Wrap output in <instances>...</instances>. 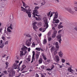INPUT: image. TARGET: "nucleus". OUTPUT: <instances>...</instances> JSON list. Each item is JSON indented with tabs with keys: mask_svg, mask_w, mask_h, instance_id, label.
I'll return each mask as SVG.
<instances>
[{
	"mask_svg": "<svg viewBox=\"0 0 77 77\" xmlns=\"http://www.w3.org/2000/svg\"><path fill=\"white\" fill-rule=\"evenodd\" d=\"M66 10L68 11L71 14H74V11L71 9V8H67L66 9Z\"/></svg>",
	"mask_w": 77,
	"mask_h": 77,
	"instance_id": "dca6fc26",
	"label": "nucleus"
},
{
	"mask_svg": "<svg viewBox=\"0 0 77 77\" xmlns=\"http://www.w3.org/2000/svg\"><path fill=\"white\" fill-rule=\"evenodd\" d=\"M23 61H21L19 63L18 65H17V64L14 63V69H18V71L20 70V66L21 64L22 63Z\"/></svg>",
	"mask_w": 77,
	"mask_h": 77,
	"instance_id": "7ed1b4c3",
	"label": "nucleus"
},
{
	"mask_svg": "<svg viewBox=\"0 0 77 77\" xmlns=\"http://www.w3.org/2000/svg\"><path fill=\"white\" fill-rule=\"evenodd\" d=\"M20 57H22L23 56H24V54H23V53L24 52L23 51H20Z\"/></svg>",
	"mask_w": 77,
	"mask_h": 77,
	"instance_id": "6ab92c4d",
	"label": "nucleus"
},
{
	"mask_svg": "<svg viewBox=\"0 0 77 77\" xmlns=\"http://www.w3.org/2000/svg\"><path fill=\"white\" fill-rule=\"evenodd\" d=\"M5 45H6L7 44H8V41H6L5 42Z\"/></svg>",
	"mask_w": 77,
	"mask_h": 77,
	"instance_id": "3c124183",
	"label": "nucleus"
},
{
	"mask_svg": "<svg viewBox=\"0 0 77 77\" xmlns=\"http://www.w3.org/2000/svg\"><path fill=\"white\" fill-rule=\"evenodd\" d=\"M5 75V74L3 73H2L1 75H0V77H2V76Z\"/></svg>",
	"mask_w": 77,
	"mask_h": 77,
	"instance_id": "c03bdc74",
	"label": "nucleus"
},
{
	"mask_svg": "<svg viewBox=\"0 0 77 77\" xmlns=\"http://www.w3.org/2000/svg\"><path fill=\"white\" fill-rule=\"evenodd\" d=\"M26 67V65H23L22 66V67H21V68L20 69V71H23V69L25 68Z\"/></svg>",
	"mask_w": 77,
	"mask_h": 77,
	"instance_id": "a211bd4d",
	"label": "nucleus"
},
{
	"mask_svg": "<svg viewBox=\"0 0 77 77\" xmlns=\"http://www.w3.org/2000/svg\"><path fill=\"white\" fill-rule=\"evenodd\" d=\"M26 37H28V38H30V37H31V36L29 34H26Z\"/></svg>",
	"mask_w": 77,
	"mask_h": 77,
	"instance_id": "c9c22d12",
	"label": "nucleus"
},
{
	"mask_svg": "<svg viewBox=\"0 0 77 77\" xmlns=\"http://www.w3.org/2000/svg\"><path fill=\"white\" fill-rule=\"evenodd\" d=\"M36 77H39V75H38V74L36 73Z\"/></svg>",
	"mask_w": 77,
	"mask_h": 77,
	"instance_id": "0e129e2a",
	"label": "nucleus"
},
{
	"mask_svg": "<svg viewBox=\"0 0 77 77\" xmlns=\"http://www.w3.org/2000/svg\"><path fill=\"white\" fill-rule=\"evenodd\" d=\"M58 54L59 56H60V57H63V54L61 50L59 51L58 52Z\"/></svg>",
	"mask_w": 77,
	"mask_h": 77,
	"instance_id": "ddd939ff",
	"label": "nucleus"
},
{
	"mask_svg": "<svg viewBox=\"0 0 77 77\" xmlns=\"http://www.w3.org/2000/svg\"><path fill=\"white\" fill-rule=\"evenodd\" d=\"M45 4V2H42L41 3V5H44V4Z\"/></svg>",
	"mask_w": 77,
	"mask_h": 77,
	"instance_id": "79ce46f5",
	"label": "nucleus"
},
{
	"mask_svg": "<svg viewBox=\"0 0 77 77\" xmlns=\"http://www.w3.org/2000/svg\"><path fill=\"white\" fill-rule=\"evenodd\" d=\"M32 14L33 15V17L35 18V16L37 17H39V15H38L39 14V12L37 9H34L33 10Z\"/></svg>",
	"mask_w": 77,
	"mask_h": 77,
	"instance_id": "423d86ee",
	"label": "nucleus"
},
{
	"mask_svg": "<svg viewBox=\"0 0 77 77\" xmlns=\"http://www.w3.org/2000/svg\"><path fill=\"white\" fill-rule=\"evenodd\" d=\"M4 46V44L3 43L2 45H0V48H3Z\"/></svg>",
	"mask_w": 77,
	"mask_h": 77,
	"instance_id": "f704fd0d",
	"label": "nucleus"
},
{
	"mask_svg": "<svg viewBox=\"0 0 77 77\" xmlns=\"http://www.w3.org/2000/svg\"><path fill=\"white\" fill-rule=\"evenodd\" d=\"M52 38H54L56 37V34H54L52 35Z\"/></svg>",
	"mask_w": 77,
	"mask_h": 77,
	"instance_id": "4c0bfd02",
	"label": "nucleus"
},
{
	"mask_svg": "<svg viewBox=\"0 0 77 77\" xmlns=\"http://www.w3.org/2000/svg\"><path fill=\"white\" fill-rule=\"evenodd\" d=\"M54 16V17L53 20H57V18H58V13H57V12H55Z\"/></svg>",
	"mask_w": 77,
	"mask_h": 77,
	"instance_id": "f8f14e48",
	"label": "nucleus"
},
{
	"mask_svg": "<svg viewBox=\"0 0 77 77\" xmlns=\"http://www.w3.org/2000/svg\"><path fill=\"white\" fill-rule=\"evenodd\" d=\"M43 30V29H42V28H41L39 29V30L40 31H42Z\"/></svg>",
	"mask_w": 77,
	"mask_h": 77,
	"instance_id": "680f3d73",
	"label": "nucleus"
},
{
	"mask_svg": "<svg viewBox=\"0 0 77 77\" xmlns=\"http://www.w3.org/2000/svg\"><path fill=\"white\" fill-rule=\"evenodd\" d=\"M61 60L63 63H65V59H62Z\"/></svg>",
	"mask_w": 77,
	"mask_h": 77,
	"instance_id": "72a5a7b5",
	"label": "nucleus"
},
{
	"mask_svg": "<svg viewBox=\"0 0 77 77\" xmlns=\"http://www.w3.org/2000/svg\"><path fill=\"white\" fill-rule=\"evenodd\" d=\"M51 70H53V69H54V65H52V66H51Z\"/></svg>",
	"mask_w": 77,
	"mask_h": 77,
	"instance_id": "bb28decb",
	"label": "nucleus"
},
{
	"mask_svg": "<svg viewBox=\"0 0 77 77\" xmlns=\"http://www.w3.org/2000/svg\"><path fill=\"white\" fill-rule=\"evenodd\" d=\"M63 27V26L60 25H59L58 26V28L60 29H61V28H62Z\"/></svg>",
	"mask_w": 77,
	"mask_h": 77,
	"instance_id": "7c9ffc66",
	"label": "nucleus"
},
{
	"mask_svg": "<svg viewBox=\"0 0 77 77\" xmlns=\"http://www.w3.org/2000/svg\"><path fill=\"white\" fill-rule=\"evenodd\" d=\"M62 35L61 34H59L57 37L58 39H59L58 41L60 44H61V41H62V39H61V37Z\"/></svg>",
	"mask_w": 77,
	"mask_h": 77,
	"instance_id": "1a4fd4ad",
	"label": "nucleus"
},
{
	"mask_svg": "<svg viewBox=\"0 0 77 77\" xmlns=\"http://www.w3.org/2000/svg\"><path fill=\"white\" fill-rule=\"evenodd\" d=\"M23 61H21L19 63L18 65H17V64L14 63V69H18V71L20 70V66L21 64L22 63Z\"/></svg>",
	"mask_w": 77,
	"mask_h": 77,
	"instance_id": "20e7f679",
	"label": "nucleus"
},
{
	"mask_svg": "<svg viewBox=\"0 0 77 77\" xmlns=\"http://www.w3.org/2000/svg\"><path fill=\"white\" fill-rule=\"evenodd\" d=\"M32 53V60L31 62V63H32L33 62V59L34 60H35V51H33Z\"/></svg>",
	"mask_w": 77,
	"mask_h": 77,
	"instance_id": "2eb2a0df",
	"label": "nucleus"
},
{
	"mask_svg": "<svg viewBox=\"0 0 77 77\" xmlns=\"http://www.w3.org/2000/svg\"><path fill=\"white\" fill-rule=\"evenodd\" d=\"M54 51V47H52L51 48V51Z\"/></svg>",
	"mask_w": 77,
	"mask_h": 77,
	"instance_id": "e433bc0d",
	"label": "nucleus"
},
{
	"mask_svg": "<svg viewBox=\"0 0 77 77\" xmlns=\"http://www.w3.org/2000/svg\"><path fill=\"white\" fill-rule=\"evenodd\" d=\"M27 47L25 46H23L21 48V50L23 51H24V53L23 54L24 56L26 55L27 53Z\"/></svg>",
	"mask_w": 77,
	"mask_h": 77,
	"instance_id": "0eeeda50",
	"label": "nucleus"
},
{
	"mask_svg": "<svg viewBox=\"0 0 77 77\" xmlns=\"http://www.w3.org/2000/svg\"><path fill=\"white\" fill-rule=\"evenodd\" d=\"M33 29L35 31H36V29H38V27L36 25L33 26Z\"/></svg>",
	"mask_w": 77,
	"mask_h": 77,
	"instance_id": "4be33fe9",
	"label": "nucleus"
},
{
	"mask_svg": "<svg viewBox=\"0 0 77 77\" xmlns=\"http://www.w3.org/2000/svg\"><path fill=\"white\" fill-rule=\"evenodd\" d=\"M21 73H20L19 74V75H18V76H16V77H20V75H21Z\"/></svg>",
	"mask_w": 77,
	"mask_h": 77,
	"instance_id": "69168bd1",
	"label": "nucleus"
},
{
	"mask_svg": "<svg viewBox=\"0 0 77 77\" xmlns=\"http://www.w3.org/2000/svg\"><path fill=\"white\" fill-rule=\"evenodd\" d=\"M66 65H68L69 66H70V63H66Z\"/></svg>",
	"mask_w": 77,
	"mask_h": 77,
	"instance_id": "4d7b16f0",
	"label": "nucleus"
},
{
	"mask_svg": "<svg viewBox=\"0 0 77 77\" xmlns=\"http://www.w3.org/2000/svg\"><path fill=\"white\" fill-rule=\"evenodd\" d=\"M22 3H23V6H25L26 5V4L25 3H24V2H23Z\"/></svg>",
	"mask_w": 77,
	"mask_h": 77,
	"instance_id": "5fc2aeb1",
	"label": "nucleus"
},
{
	"mask_svg": "<svg viewBox=\"0 0 77 77\" xmlns=\"http://www.w3.org/2000/svg\"><path fill=\"white\" fill-rule=\"evenodd\" d=\"M2 30H3L2 28H0V35L2 34Z\"/></svg>",
	"mask_w": 77,
	"mask_h": 77,
	"instance_id": "c756f323",
	"label": "nucleus"
},
{
	"mask_svg": "<svg viewBox=\"0 0 77 77\" xmlns=\"http://www.w3.org/2000/svg\"><path fill=\"white\" fill-rule=\"evenodd\" d=\"M12 27H13V25H12V24H11L10 26L8 28H10V29H13V28H12Z\"/></svg>",
	"mask_w": 77,
	"mask_h": 77,
	"instance_id": "a878e982",
	"label": "nucleus"
},
{
	"mask_svg": "<svg viewBox=\"0 0 77 77\" xmlns=\"http://www.w3.org/2000/svg\"><path fill=\"white\" fill-rule=\"evenodd\" d=\"M39 9V7H35L34 9H37H37Z\"/></svg>",
	"mask_w": 77,
	"mask_h": 77,
	"instance_id": "603ef678",
	"label": "nucleus"
},
{
	"mask_svg": "<svg viewBox=\"0 0 77 77\" xmlns=\"http://www.w3.org/2000/svg\"><path fill=\"white\" fill-rule=\"evenodd\" d=\"M5 64L6 66H8V65H9V63L8 62L6 63Z\"/></svg>",
	"mask_w": 77,
	"mask_h": 77,
	"instance_id": "13d9d810",
	"label": "nucleus"
},
{
	"mask_svg": "<svg viewBox=\"0 0 77 77\" xmlns=\"http://www.w3.org/2000/svg\"><path fill=\"white\" fill-rule=\"evenodd\" d=\"M54 27H57V25H58V24L57 23L56 24H54Z\"/></svg>",
	"mask_w": 77,
	"mask_h": 77,
	"instance_id": "864d4df0",
	"label": "nucleus"
},
{
	"mask_svg": "<svg viewBox=\"0 0 77 77\" xmlns=\"http://www.w3.org/2000/svg\"><path fill=\"white\" fill-rule=\"evenodd\" d=\"M9 73L8 74V77H14L15 76V71L12 68L10 69L8 71Z\"/></svg>",
	"mask_w": 77,
	"mask_h": 77,
	"instance_id": "f03ea898",
	"label": "nucleus"
},
{
	"mask_svg": "<svg viewBox=\"0 0 77 77\" xmlns=\"http://www.w3.org/2000/svg\"><path fill=\"white\" fill-rule=\"evenodd\" d=\"M35 20H37V21H40V20H41V19L39 17H37L35 16Z\"/></svg>",
	"mask_w": 77,
	"mask_h": 77,
	"instance_id": "5701e85b",
	"label": "nucleus"
},
{
	"mask_svg": "<svg viewBox=\"0 0 77 77\" xmlns=\"http://www.w3.org/2000/svg\"><path fill=\"white\" fill-rule=\"evenodd\" d=\"M2 39H3V40H4V41H5V37H4V36H2Z\"/></svg>",
	"mask_w": 77,
	"mask_h": 77,
	"instance_id": "37998d69",
	"label": "nucleus"
},
{
	"mask_svg": "<svg viewBox=\"0 0 77 77\" xmlns=\"http://www.w3.org/2000/svg\"><path fill=\"white\" fill-rule=\"evenodd\" d=\"M37 24V22H33L32 23V25L33 26H36V25Z\"/></svg>",
	"mask_w": 77,
	"mask_h": 77,
	"instance_id": "c85d7f7f",
	"label": "nucleus"
},
{
	"mask_svg": "<svg viewBox=\"0 0 77 77\" xmlns=\"http://www.w3.org/2000/svg\"><path fill=\"white\" fill-rule=\"evenodd\" d=\"M46 43H47V40H46L45 38L44 39V40L43 41V44L45 45L46 44Z\"/></svg>",
	"mask_w": 77,
	"mask_h": 77,
	"instance_id": "b1692460",
	"label": "nucleus"
},
{
	"mask_svg": "<svg viewBox=\"0 0 77 77\" xmlns=\"http://www.w3.org/2000/svg\"><path fill=\"white\" fill-rule=\"evenodd\" d=\"M53 23L54 24V23H59V20L58 19H56L55 20H53Z\"/></svg>",
	"mask_w": 77,
	"mask_h": 77,
	"instance_id": "f3484780",
	"label": "nucleus"
},
{
	"mask_svg": "<svg viewBox=\"0 0 77 77\" xmlns=\"http://www.w3.org/2000/svg\"><path fill=\"white\" fill-rule=\"evenodd\" d=\"M10 18L11 20H13V17H10Z\"/></svg>",
	"mask_w": 77,
	"mask_h": 77,
	"instance_id": "338daca9",
	"label": "nucleus"
},
{
	"mask_svg": "<svg viewBox=\"0 0 77 77\" xmlns=\"http://www.w3.org/2000/svg\"><path fill=\"white\" fill-rule=\"evenodd\" d=\"M43 21L45 22V25H44V27L43 30V32H44L46 30V29L48 27V21L47 18H45L43 19Z\"/></svg>",
	"mask_w": 77,
	"mask_h": 77,
	"instance_id": "f257e3e1",
	"label": "nucleus"
},
{
	"mask_svg": "<svg viewBox=\"0 0 77 77\" xmlns=\"http://www.w3.org/2000/svg\"><path fill=\"white\" fill-rule=\"evenodd\" d=\"M3 43V40H2L0 41V44H2Z\"/></svg>",
	"mask_w": 77,
	"mask_h": 77,
	"instance_id": "052dcab7",
	"label": "nucleus"
},
{
	"mask_svg": "<svg viewBox=\"0 0 77 77\" xmlns=\"http://www.w3.org/2000/svg\"><path fill=\"white\" fill-rule=\"evenodd\" d=\"M21 9H22L21 10L22 11H25L26 13V14H31V13H32V10L30 8H29L28 10L25 9V8H23V7H21Z\"/></svg>",
	"mask_w": 77,
	"mask_h": 77,
	"instance_id": "39448f33",
	"label": "nucleus"
},
{
	"mask_svg": "<svg viewBox=\"0 0 77 77\" xmlns=\"http://www.w3.org/2000/svg\"><path fill=\"white\" fill-rule=\"evenodd\" d=\"M30 50H31L30 48H28V52H30Z\"/></svg>",
	"mask_w": 77,
	"mask_h": 77,
	"instance_id": "e2e57ef3",
	"label": "nucleus"
},
{
	"mask_svg": "<svg viewBox=\"0 0 77 77\" xmlns=\"http://www.w3.org/2000/svg\"><path fill=\"white\" fill-rule=\"evenodd\" d=\"M32 38H30L26 41V44L27 46L29 47L30 45V44H31V41H32Z\"/></svg>",
	"mask_w": 77,
	"mask_h": 77,
	"instance_id": "6e6552de",
	"label": "nucleus"
},
{
	"mask_svg": "<svg viewBox=\"0 0 77 77\" xmlns=\"http://www.w3.org/2000/svg\"><path fill=\"white\" fill-rule=\"evenodd\" d=\"M41 68H42V69H45L44 66V65H42V66H41Z\"/></svg>",
	"mask_w": 77,
	"mask_h": 77,
	"instance_id": "a19ab883",
	"label": "nucleus"
},
{
	"mask_svg": "<svg viewBox=\"0 0 77 77\" xmlns=\"http://www.w3.org/2000/svg\"><path fill=\"white\" fill-rule=\"evenodd\" d=\"M55 59L56 60V62L57 63H59V61L60 60V57L57 55L55 56Z\"/></svg>",
	"mask_w": 77,
	"mask_h": 77,
	"instance_id": "4468645a",
	"label": "nucleus"
},
{
	"mask_svg": "<svg viewBox=\"0 0 77 77\" xmlns=\"http://www.w3.org/2000/svg\"><path fill=\"white\" fill-rule=\"evenodd\" d=\"M57 51H55L53 53V54L54 55H56V54H57Z\"/></svg>",
	"mask_w": 77,
	"mask_h": 77,
	"instance_id": "cd10ccee",
	"label": "nucleus"
},
{
	"mask_svg": "<svg viewBox=\"0 0 77 77\" xmlns=\"http://www.w3.org/2000/svg\"><path fill=\"white\" fill-rule=\"evenodd\" d=\"M51 37H49L48 38V41H51Z\"/></svg>",
	"mask_w": 77,
	"mask_h": 77,
	"instance_id": "49530a36",
	"label": "nucleus"
},
{
	"mask_svg": "<svg viewBox=\"0 0 77 77\" xmlns=\"http://www.w3.org/2000/svg\"><path fill=\"white\" fill-rule=\"evenodd\" d=\"M42 63V58H40L38 60V64H41Z\"/></svg>",
	"mask_w": 77,
	"mask_h": 77,
	"instance_id": "aec40b11",
	"label": "nucleus"
},
{
	"mask_svg": "<svg viewBox=\"0 0 77 77\" xmlns=\"http://www.w3.org/2000/svg\"><path fill=\"white\" fill-rule=\"evenodd\" d=\"M41 77H45V75H44L42 74Z\"/></svg>",
	"mask_w": 77,
	"mask_h": 77,
	"instance_id": "774afa93",
	"label": "nucleus"
},
{
	"mask_svg": "<svg viewBox=\"0 0 77 77\" xmlns=\"http://www.w3.org/2000/svg\"><path fill=\"white\" fill-rule=\"evenodd\" d=\"M30 14L31 13L27 14H28V17H29V18H30V17H31V15H31Z\"/></svg>",
	"mask_w": 77,
	"mask_h": 77,
	"instance_id": "58836bf2",
	"label": "nucleus"
},
{
	"mask_svg": "<svg viewBox=\"0 0 77 77\" xmlns=\"http://www.w3.org/2000/svg\"><path fill=\"white\" fill-rule=\"evenodd\" d=\"M35 50H38V51H40V48H35Z\"/></svg>",
	"mask_w": 77,
	"mask_h": 77,
	"instance_id": "ea45409f",
	"label": "nucleus"
},
{
	"mask_svg": "<svg viewBox=\"0 0 77 77\" xmlns=\"http://www.w3.org/2000/svg\"><path fill=\"white\" fill-rule=\"evenodd\" d=\"M50 35H51V32H49L48 33V36H50Z\"/></svg>",
	"mask_w": 77,
	"mask_h": 77,
	"instance_id": "6e6d98bb",
	"label": "nucleus"
},
{
	"mask_svg": "<svg viewBox=\"0 0 77 77\" xmlns=\"http://www.w3.org/2000/svg\"><path fill=\"white\" fill-rule=\"evenodd\" d=\"M47 62H48L50 63V62H51V60H50V59H48L47 60Z\"/></svg>",
	"mask_w": 77,
	"mask_h": 77,
	"instance_id": "09e8293b",
	"label": "nucleus"
},
{
	"mask_svg": "<svg viewBox=\"0 0 77 77\" xmlns=\"http://www.w3.org/2000/svg\"><path fill=\"white\" fill-rule=\"evenodd\" d=\"M50 14H51V15H50ZM54 14H55V12H51V11H50L47 14L48 17H49V16H50V18L52 16H53V15Z\"/></svg>",
	"mask_w": 77,
	"mask_h": 77,
	"instance_id": "9d476101",
	"label": "nucleus"
},
{
	"mask_svg": "<svg viewBox=\"0 0 77 77\" xmlns=\"http://www.w3.org/2000/svg\"><path fill=\"white\" fill-rule=\"evenodd\" d=\"M43 58L44 59V60H47V58L45 56L43 57Z\"/></svg>",
	"mask_w": 77,
	"mask_h": 77,
	"instance_id": "8fccbe9b",
	"label": "nucleus"
},
{
	"mask_svg": "<svg viewBox=\"0 0 77 77\" xmlns=\"http://www.w3.org/2000/svg\"><path fill=\"white\" fill-rule=\"evenodd\" d=\"M35 56V57L36 59H38V58H39V54L38 53H36Z\"/></svg>",
	"mask_w": 77,
	"mask_h": 77,
	"instance_id": "412c9836",
	"label": "nucleus"
},
{
	"mask_svg": "<svg viewBox=\"0 0 77 77\" xmlns=\"http://www.w3.org/2000/svg\"><path fill=\"white\" fill-rule=\"evenodd\" d=\"M55 45L56 46V48H58L59 47V45L58 44V42H56L55 43Z\"/></svg>",
	"mask_w": 77,
	"mask_h": 77,
	"instance_id": "393cba45",
	"label": "nucleus"
},
{
	"mask_svg": "<svg viewBox=\"0 0 77 77\" xmlns=\"http://www.w3.org/2000/svg\"><path fill=\"white\" fill-rule=\"evenodd\" d=\"M32 47H35V42H33V43H32Z\"/></svg>",
	"mask_w": 77,
	"mask_h": 77,
	"instance_id": "473e14b6",
	"label": "nucleus"
},
{
	"mask_svg": "<svg viewBox=\"0 0 77 77\" xmlns=\"http://www.w3.org/2000/svg\"><path fill=\"white\" fill-rule=\"evenodd\" d=\"M9 28H7V31H8V32H11L12 31L11 30V29H10Z\"/></svg>",
	"mask_w": 77,
	"mask_h": 77,
	"instance_id": "2f4dec72",
	"label": "nucleus"
},
{
	"mask_svg": "<svg viewBox=\"0 0 77 77\" xmlns=\"http://www.w3.org/2000/svg\"><path fill=\"white\" fill-rule=\"evenodd\" d=\"M67 71H69V72H70L71 73V74H74V72H75V71L73 70L72 69V67H69L67 69Z\"/></svg>",
	"mask_w": 77,
	"mask_h": 77,
	"instance_id": "9b49d317",
	"label": "nucleus"
},
{
	"mask_svg": "<svg viewBox=\"0 0 77 77\" xmlns=\"http://www.w3.org/2000/svg\"><path fill=\"white\" fill-rule=\"evenodd\" d=\"M3 72H4L5 74H7V71H5Z\"/></svg>",
	"mask_w": 77,
	"mask_h": 77,
	"instance_id": "bf43d9fd",
	"label": "nucleus"
},
{
	"mask_svg": "<svg viewBox=\"0 0 77 77\" xmlns=\"http://www.w3.org/2000/svg\"><path fill=\"white\" fill-rule=\"evenodd\" d=\"M57 31H56V30H54V34H55L56 35V33H57Z\"/></svg>",
	"mask_w": 77,
	"mask_h": 77,
	"instance_id": "de8ad7c7",
	"label": "nucleus"
},
{
	"mask_svg": "<svg viewBox=\"0 0 77 77\" xmlns=\"http://www.w3.org/2000/svg\"><path fill=\"white\" fill-rule=\"evenodd\" d=\"M27 60L28 61V62H30V58H27Z\"/></svg>",
	"mask_w": 77,
	"mask_h": 77,
	"instance_id": "a18cd8bd",
	"label": "nucleus"
}]
</instances>
